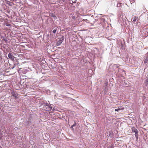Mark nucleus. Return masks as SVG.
<instances>
[{
	"mask_svg": "<svg viewBox=\"0 0 148 148\" xmlns=\"http://www.w3.org/2000/svg\"><path fill=\"white\" fill-rule=\"evenodd\" d=\"M70 5L71 7V8H78V6L79 5V4L80 3H77L76 2L75 3L73 2V3H71V1H70Z\"/></svg>",
	"mask_w": 148,
	"mask_h": 148,
	"instance_id": "obj_1",
	"label": "nucleus"
},
{
	"mask_svg": "<svg viewBox=\"0 0 148 148\" xmlns=\"http://www.w3.org/2000/svg\"><path fill=\"white\" fill-rule=\"evenodd\" d=\"M132 133H134V135L135 136V137L136 138H138V131L137 129H136L135 127H133L132 128Z\"/></svg>",
	"mask_w": 148,
	"mask_h": 148,
	"instance_id": "obj_2",
	"label": "nucleus"
},
{
	"mask_svg": "<svg viewBox=\"0 0 148 148\" xmlns=\"http://www.w3.org/2000/svg\"><path fill=\"white\" fill-rule=\"evenodd\" d=\"M12 95L13 96L15 99H17L18 98V95L17 93L15 92L14 90L11 91Z\"/></svg>",
	"mask_w": 148,
	"mask_h": 148,
	"instance_id": "obj_3",
	"label": "nucleus"
},
{
	"mask_svg": "<svg viewBox=\"0 0 148 148\" xmlns=\"http://www.w3.org/2000/svg\"><path fill=\"white\" fill-rule=\"evenodd\" d=\"M59 40L56 43V45L57 46L60 45L63 41L64 40V37H62L58 38Z\"/></svg>",
	"mask_w": 148,
	"mask_h": 148,
	"instance_id": "obj_4",
	"label": "nucleus"
},
{
	"mask_svg": "<svg viewBox=\"0 0 148 148\" xmlns=\"http://www.w3.org/2000/svg\"><path fill=\"white\" fill-rule=\"evenodd\" d=\"M132 23L134 24H136L138 23V17L136 16H134L132 18Z\"/></svg>",
	"mask_w": 148,
	"mask_h": 148,
	"instance_id": "obj_5",
	"label": "nucleus"
},
{
	"mask_svg": "<svg viewBox=\"0 0 148 148\" xmlns=\"http://www.w3.org/2000/svg\"><path fill=\"white\" fill-rule=\"evenodd\" d=\"M8 57L12 60H14V57L11 53H9Z\"/></svg>",
	"mask_w": 148,
	"mask_h": 148,
	"instance_id": "obj_6",
	"label": "nucleus"
},
{
	"mask_svg": "<svg viewBox=\"0 0 148 148\" xmlns=\"http://www.w3.org/2000/svg\"><path fill=\"white\" fill-rule=\"evenodd\" d=\"M117 7L118 8H119L121 7V8L122 9L124 8V4L122 3L117 4Z\"/></svg>",
	"mask_w": 148,
	"mask_h": 148,
	"instance_id": "obj_7",
	"label": "nucleus"
},
{
	"mask_svg": "<svg viewBox=\"0 0 148 148\" xmlns=\"http://www.w3.org/2000/svg\"><path fill=\"white\" fill-rule=\"evenodd\" d=\"M145 84L146 86L148 85V78L147 77L145 78Z\"/></svg>",
	"mask_w": 148,
	"mask_h": 148,
	"instance_id": "obj_8",
	"label": "nucleus"
},
{
	"mask_svg": "<svg viewBox=\"0 0 148 148\" xmlns=\"http://www.w3.org/2000/svg\"><path fill=\"white\" fill-rule=\"evenodd\" d=\"M124 109L123 108H118L117 109H115V111H118L120 110H123Z\"/></svg>",
	"mask_w": 148,
	"mask_h": 148,
	"instance_id": "obj_9",
	"label": "nucleus"
},
{
	"mask_svg": "<svg viewBox=\"0 0 148 148\" xmlns=\"http://www.w3.org/2000/svg\"><path fill=\"white\" fill-rule=\"evenodd\" d=\"M148 61V56H146L145 59L144 61V63H146Z\"/></svg>",
	"mask_w": 148,
	"mask_h": 148,
	"instance_id": "obj_10",
	"label": "nucleus"
},
{
	"mask_svg": "<svg viewBox=\"0 0 148 148\" xmlns=\"http://www.w3.org/2000/svg\"><path fill=\"white\" fill-rule=\"evenodd\" d=\"M57 28H56V29H55L53 30V33L55 34L56 33V32L57 31Z\"/></svg>",
	"mask_w": 148,
	"mask_h": 148,
	"instance_id": "obj_11",
	"label": "nucleus"
},
{
	"mask_svg": "<svg viewBox=\"0 0 148 148\" xmlns=\"http://www.w3.org/2000/svg\"><path fill=\"white\" fill-rule=\"evenodd\" d=\"M8 4L10 6H12V4H13V3H12L10 2H8Z\"/></svg>",
	"mask_w": 148,
	"mask_h": 148,
	"instance_id": "obj_12",
	"label": "nucleus"
},
{
	"mask_svg": "<svg viewBox=\"0 0 148 148\" xmlns=\"http://www.w3.org/2000/svg\"><path fill=\"white\" fill-rule=\"evenodd\" d=\"M76 0H71V1H70L71 2V3H73V2L75 3L76 2Z\"/></svg>",
	"mask_w": 148,
	"mask_h": 148,
	"instance_id": "obj_13",
	"label": "nucleus"
},
{
	"mask_svg": "<svg viewBox=\"0 0 148 148\" xmlns=\"http://www.w3.org/2000/svg\"><path fill=\"white\" fill-rule=\"evenodd\" d=\"M49 106V107L50 109V110H53L52 109V106L51 105H49L48 106Z\"/></svg>",
	"mask_w": 148,
	"mask_h": 148,
	"instance_id": "obj_14",
	"label": "nucleus"
},
{
	"mask_svg": "<svg viewBox=\"0 0 148 148\" xmlns=\"http://www.w3.org/2000/svg\"><path fill=\"white\" fill-rule=\"evenodd\" d=\"M53 18L55 20L57 18V17L54 15L53 16Z\"/></svg>",
	"mask_w": 148,
	"mask_h": 148,
	"instance_id": "obj_15",
	"label": "nucleus"
},
{
	"mask_svg": "<svg viewBox=\"0 0 148 148\" xmlns=\"http://www.w3.org/2000/svg\"><path fill=\"white\" fill-rule=\"evenodd\" d=\"M49 14H50V16H53L54 15L53 13H50Z\"/></svg>",
	"mask_w": 148,
	"mask_h": 148,
	"instance_id": "obj_16",
	"label": "nucleus"
},
{
	"mask_svg": "<svg viewBox=\"0 0 148 148\" xmlns=\"http://www.w3.org/2000/svg\"><path fill=\"white\" fill-rule=\"evenodd\" d=\"M6 25L8 26H10V24H8V23H6Z\"/></svg>",
	"mask_w": 148,
	"mask_h": 148,
	"instance_id": "obj_17",
	"label": "nucleus"
},
{
	"mask_svg": "<svg viewBox=\"0 0 148 148\" xmlns=\"http://www.w3.org/2000/svg\"><path fill=\"white\" fill-rule=\"evenodd\" d=\"M75 126V123L74 124H73V125L72 126V127H73V126Z\"/></svg>",
	"mask_w": 148,
	"mask_h": 148,
	"instance_id": "obj_18",
	"label": "nucleus"
},
{
	"mask_svg": "<svg viewBox=\"0 0 148 148\" xmlns=\"http://www.w3.org/2000/svg\"><path fill=\"white\" fill-rule=\"evenodd\" d=\"M47 104V106H49V104Z\"/></svg>",
	"mask_w": 148,
	"mask_h": 148,
	"instance_id": "obj_19",
	"label": "nucleus"
},
{
	"mask_svg": "<svg viewBox=\"0 0 148 148\" xmlns=\"http://www.w3.org/2000/svg\"><path fill=\"white\" fill-rule=\"evenodd\" d=\"M126 5H127V4H125V6H126Z\"/></svg>",
	"mask_w": 148,
	"mask_h": 148,
	"instance_id": "obj_20",
	"label": "nucleus"
},
{
	"mask_svg": "<svg viewBox=\"0 0 148 148\" xmlns=\"http://www.w3.org/2000/svg\"><path fill=\"white\" fill-rule=\"evenodd\" d=\"M0 148H1V147H0Z\"/></svg>",
	"mask_w": 148,
	"mask_h": 148,
	"instance_id": "obj_21",
	"label": "nucleus"
}]
</instances>
